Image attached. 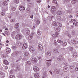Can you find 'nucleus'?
<instances>
[{"label":"nucleus","instance_id":"1","mask_svg":"<svg viewBox=\"0 0 78 78\" xmlns=\"http://www.w3.org/2000/svg\"><path fill=\"white\" fill-rule=\"evenodd\" d=\"M56 11V7L54 6H52L51 10V12L52 14H55V12Z\"/></svg>","mask_w":78,"mask_h":78},{"label":"nucleus","instance_id":"2","mask_svg":"<svg viewBox=\"0 0 78 78\" xmlns=\"http://www.w3.org/2000/svg\"><path fill=\"white\" fill-rule=\"evenodd\" d=\"M22 34H18L15 37V39H18L19 40V39H22Z\"/></svg>","mask_w":78,"mask_h":78},{"label":"nucleus","instance_id":"3","mask_svg":"<svg viewBox=\"0 0 78 78\" xmlns=\"http://www.w3.org/2000/svg\"><path fill=\"white\" fill-rule=\"evenodd\" d=\"M37 59L34 57H32L31 58V61L34 63H36L37 62Z\"/></svg>","mask_w":78,"mask_h":78},{"label":"nucleus","instance_id":"4","mask_svg":"<svg viewBox=\"0 0 78 78\" xmlns=\"http://www.w3.org/2000/svg\"><path fill=\"white\" fill-rule=\"evenodd\" d=\"M29 49L30 51L31 52V53H34V52L35 50L34 48L32 46H30L29 47Z\"/></svg>","mask_w":78,"mask_h":78},{"label":"nucleus","instance_id":"5","mask_svg":"<svg viewBox=\"0 0 78 78\" xmlns=\"http://www.w3.org/2000/svg\"><path fill=\"white\" fill-rule=\"evenodd\" d=\"M19 9L21 11H25V7L24 6H20L19 7Z\"/></svg>","mask_w":78,"mask_h":78},{"label":"nucleus","instance_id":"6","mask_svg":"<svg viewBox=\"0 0 78 78\" xmlns=\"http://www.w3.org/2000/svg\"><path fill=\"white\" fill-rule=\"evenodd\" d=\"M47 18L48 20H51H51H54V19H55V18L54 17V16H49Z\"/></svg>","mask_w":78,"mask_h":78},{"label":"nucleus","instance_id":"7","mask_svg":"<svg viewBox=\"0 0 78 78\" xmlns=\"http://www.w3.org/2000/svg\"><path fill=\"white\" fill-rule=\"evenodd\" d=\"M18 53H19V52H18V51L14 52L11 55L12 56H14V57L15 56H16Z\"/></svg>","mask_w":78,"mask_h":78},{"label":"nucleus","instance_id":"8","mask_svg":"<svg viewBox=\"0 0 78 78\" xmlns=\"http://www.w3.org/2000/svg\"><path fill=\"white\" fill-rule=\"evenodd\" d=\"M62 59H63V57L61 55H60L57 58V60L58 61H61Z\"/></svg>","mask_w":78,"mask_h":78},{"label":"nucleus","instance_id":"9","mask_svg":"<svg viewBox=\"0 0 78 78\" xmlns=\"http://www.w3.org/2000/svg\"><path fill=\"white\" fill-rule=\"evenodd\" d=\"M34 77L35 78H40V76L39 75V74L37 73H35Z\"/></svg>","mask_w":78,"mask_h":78},{"label":"nucleus","instance_id":"10","mask_svg":"<svg viewBox=\"0 0 78 78\" xmlns=\"http://www.w3.org/2000/svg\"><path fill=\"white\" fill-rule=\"evenodd\" d=\"M33 70L35 72H39V68L36 66H35L34 67Z\"/></svg>","mask_w":78,"mask_h":78},{"label":"nucleus","instance_id":"11","mask_svg":"<svg viewBox=\"0 0 78 78\" xmlns=\"http://www.w3.org/2000/svg\"><path fill=\"white\" fill-rule=\"evenodd\" d=\"M51 60H48V62H47V65L48 66H50L51 65Z\"/></svg>","mask_w":78,"mask_h":78},{"label":"nucleus","instance_id":"12","mask_svg":"<svg viewBox=\"0 0 78 78\" xmlns=\"http://www.w3.org/2000/svg\"><path fill=\"white\" fill-rule=\"evenodd\" d=\"M33 34H34L33 33H32L30 34V36L28 37V39H30V40L32 39H33Z\"/></svg>","mask_w":78,"mask_h":78},{"label":"nucleus","instance_id":"13","mask_svg":"<svg viewBox=\"0 0 78 78\" xmlns=\"http://www.w3.org/2000/svg\"><path fill=\"white\" fill-rule=\"evenodd\" d=\"M54 28L55 31L58 32L59 31V27L55 26L54 27Z\"/></svg>","mask_w":78,"mask_h":78},{"label":"nucleus","instance_id":"14","mask_svg":"<svg viewBox=\"0 0 78 78\" xmlns=\"http://www.w3.org/2000/svg\"><path fill=\"white\" fill-rule=\"evenodd\" d=\"M27 44H24L23 45V49H26L27 48Z\"/></svg>","mask_w":78,"mask_h":78},{"label":"nucleus","instance_id":"15","mask_svg":"<svg viewBox=\"0 0 78 78\" xmlns=\"http://www.w3.org/2000/svg\"><path fill=\"white\" fill-rule=\"evenodd\" d=\"M63 70L64 72H67L69 69L66 66H64L63 67Z\"/></svg>","mask_w":78,"mask_h":78},{"label":"nucleus","instance_id":"16","mask_svg":"<svg viewBox=\"0 0 78 78\" xmlns=\"http://www.w3.org/2000/svg\"><path fill=\"white\" fill-rule=\"evenodd\" d=\"M58 35L59 33H58L55 32V34H53L52 36L54 37H58Z\"/></svg>","mask_w":78,"mask_h":78},{"label":"nucleus","instance_id":"17","mask_svg":"<svg viewBox=\"0 0 78 78\" xmlns=\"http://www.w3.org/2000/svg\"><path fill=\"white\" fill-rule=\"evenodd\" d=\"M3 62L4 64H5V65H9V62L7 60H4L3 61Z\"/></svg>","mask_w":78,"mask_h":78},{"label":"nucleus","instance_id":"18","mask_svg":"<svg viewBox=\"0 0 78 78\" xmlns=\"http://www.w3.org/2000/svg\"><path fill=\"white\" fill-rule=\"evenodd\" d=\"M38 48L39 49H40V50H42V49L43 48V47H42V46L41 44H39L38 45Z\"/></svg>","mask_w":78,"mask_h":78},{"label":"nucleus","instance_id":"19","mask_svg":"<svg viewBox=\"0 0 78 78\" xmlns=\"http://www.w3.org/2000/svg\"><path fill=\"white\" fill-rule=\"evenodd\" d=\"M46 54L48 56H50L51 55V51H48L47 52Z\"/></svg>","mask_w":78,"mask_h":78},{"label":"nucleus","instance_id":"20","mask_svg":"<svg viewBox=\"0 0 78 78\" xmlns=\"http://www.w3.org/2000/svg\"><path fill=\"white\" fill-rule=\"evenodd\" d=\"M11 51V49L9 48H7L6 50V53L7 54H9Z\"/></svg>","mask_w":78,"mask_h":78},{"label":"nucleus","instance_id":"21","mask_svg":"<svg viewBox=\"0 0 78 78\" xmlns=\"http://www.w3.org/2000/svg\"><path fill=\"white\" fill-rule=\"evenodd\" d=\"M57 15H61L62 14V11L61 10H59L57 11Z\"/></svg>","mask_w":78,"mask_h":78},{"label":"nucleus","instance_id":"22","mask_svg":"<svg viewBox=\"0 0 78 78\" xmlns=\"http://www.w3.org/2000/svg\"><path fill=\"white\" fill-rule=\"evenodd\" d=\"M58 23H56L55 22H53L52 23V25H54V26H57V27H58Z\"/></svg>","mask_w":78,"mask_h":78},{"label":"nucleus","instance_id":"23","mask_svg":"<svg viewBox=\"0 0 78 78\" xmlns=\"http://www.w3.org/2000/svg\"><path fill=\"white\" fill-rule=\"evenodd\" d=\"M16 69L17 70H20V65H17L16 66Z\"/></svg>","mask_w":78,"mask_h":78},{"label":"nucleus","instance_id":"24","mask_svg":"<svg viewBox=\"0 0 78 78\" xmlns=\"http://www.w3.org/2000/svg\"><path fill=\"white\" fill-rule=\"evenodd\" d=\"M57 19L58 20H62V18H61L60 16H58L57 17Z\"/></svg>","mask_w":78,"mask_h":78},{"label":"nucleus","instance_id":"25","mask_svg":"<svg viewBox=\"0 0 78 78\" xmlns=\"http://www.w3.org/2000/svg\"><path fill=\"white\" fill-rule=\"evenodd\" d=\"M2 5L4 6H7V5H8V3H7V2H6V1H4L2 3Z\"/></svg>","mask_w":78,"mask_h":78},{"label":"nucleus","instance_id":"26","mask_svg":"<svg viewBox=\"0 0 78 78\" xmlns=\"http://www.w3.org/2000/svg\"><path fill=\"white\" fill-rule=\"evenodd\" d=\"M19 23H17L15 25V28H16V29L19 28Z\"/></svg>","mask_w":78,"mask_h":78},{"label":"nucleus","instance_id":"27","mask_svg":"<svg viewBox=\"0 0 78 78\" xmlns=\"http://www.w3.org/2000/svg\"><path fill=\"white\" fill-rule=\"evenodd\" d=\"M71 34L72 35H73V36L75 35L76 34V33H75V31L73 30L71 32Z\"/></svg>","mask_w":78,"mask_h":78},{"label":"nucleus","instance_id":"28","mask_svg":"<svg viewBox=\"0 0 78 78\" xmlns=\"http://www.w3.org/2000/svg\"><path fill=\"white\" fill-rule=\"evenodd\" d=\"M22 58V55H19L18 57V59L19 61H20Z\"/></svg>","mask_w":78,"mask_h":78},{"label":"nucleus","instance_id":"29","mask_svg":"<svg viewBox=\"0 0 78 78\" xmlns=\"http://www.w3.org/2000/svg\"><path fill=\"white\" fill-rule=\"evenodd\" d=\"M37 33L39 36H40L41 35V34H42V31H38L37 32Z\"/></svg>","mask_w":78,"mask_h":78},{"label":"nucleus","instance_id":"30","mask_svg":"<svg viewBox=\"0 0 78 78\" xmlns=\"http://www.w3.org/2000/svg\"><path fill=\"white\" fill-rule=\"evenodd\" d=\"M70 2V0H64V3H69Z\"/></svg>","mask_w":78,"mask_h":78},{"label":"nucleus","instance_id":"31","mask_svg":"<svg viewBox=\"0 0 78 78\" xmlns=\"http://www.w3.org/2000/svg\"><path fill=\"white\" fill-rule=\"evenodd\" d=\"M77 56V54L76 53H74L73 54V57L74 58H76Z\"/></svg>","mask_w":78,"mask_h":78},{"label":"nucleus","instance_id":"32","mask_svg":"<svg viewBox=\"0 0 78 78\" xmlns=\"http://www.w3.org/2000/svg\"><path fill=\"white\" fill-rule=\"evenodd\" d=\"M58 42V43H60V44H62V43H63V41L61 40H60L59 39H58L57 41Z\"/></svg>","mask_w":78,"mask_h":78},{"label":"nucleus","instance_id":"33","mask_svg":"<svg viewBox=\"0 0 78 78\" xmlns=\"http://www.w3.org/2000/svg\"><path fill=\"white\" fill-rule=\"evenodd\" d=\"M7 56V55L6 54H4L2 55V58H5Z\"/></svg>","mask_w":78,"mask_h":78},{"label":"nucleus","instance_id":"34","mask_svg":"<svg viewBox=\"0 0 78 78\" xmlns=\"http://www.w3.org/2000/svg\"><path fill=\"white\" fill-rule=\"evenodd\" d=\"M26 11L27 12H30V8H28L27 9Z\"/></svg>","mask_w":78,"mask_h":78},{"label":"nucleus","instance_id":"35","mask_svg":"<svg viewBox=\"0 0 78 78\" xmlns=\"http://www.w3.org/2000/svg\"><path fill=\"white\" fill-rule=\"evenodd\" d=\"M76 2H77V1L76 0H73V1H72L71 3L73 4H75V3H76Z\"/></svg>","mask_w":78,"mask_h":78},{"label":"nucleus","instance_id":"36","mask_svg":"<svg viewBox=\"0 0 78 78\" xmlns=\"http://www.w3.org/2000/svg\"><path fill=\"white\" fill-rule=\"evenodd\" d=\"M14 2L15 3H16L17 4L19 3V0H14Z\"/></svg>","mask_w":78,"mask_h":78},{"label":"nucleus","instance_id":"37","mask_svg":"<svg viewBox=\"0 0 78 78\" xmlns=\"http://www.w3.org/2000/svg\"><path fill=\"white\" fill-rule=\"evenodd\" d=\"M54 52H55V53H58V49H55L54 50Z\"/></svg>","mask_w":78,"mask_h":78},{"label":"nucleus","instance_id":"38","mask_svg":"<svg viewBox=\"0 0 78 78\" xmlns=\"http://www.w3.org/2000/svg\"><path fill=\"white\" fill-rule=\"evenodd\" d=\"M16 48H17V47L16 46H12V49H13L14 50H15V49H16Z\"/></svg>","mask_w":78,"mask_h":78},{"label":"nucleus","instance_id":"39","mask_svg":"<svg viewBox=\"0 0 78 78\" xmlns=\"http://www.w3.org/2000/svg\"><path fill=\"white\" fill-rule=\"evenodd\" d=\"M26 33L27 35H29L30 34V31L29 30H27L26 31Z\"/></svg>","mask_w":78,"mask_h":78},{"label":"nucleus","instance_id":"40","mask_svg":"<svg viewBox=\"0 0 78 78\" xmlns=\"http://www.w3.org/2000/svg\"><path fill=\"white\" fill-rule=\"evenodd\" d=\"M71 21L73 23H75V22H76V20H75L74 19L71 20Z\"/></svg>","mask_w":78,"mask_h":78},{"label":"nucleus","instance_id":"41","mask_svg":"<svg viewBox=\"0 0 78 78\" xmlns=\"http://www.w3.org/2000/svg\"><path fill=\"white\" fill-rule=\"evenodd\" d=\"M57 24V27H62V24L61 23H59Z\"/></svg>","mask_w":78,"mask_h":78},{"label":"nucleus","instance_id":"42","mask_svg":"<svg viewBox=\"0 0 78 78\" xmlns=\"http://www.w3.org/2000/svg\"><path fill=\"white\" fill-rule=\"evenodd\" d=\"M39 23H40V21H39L37 20L36 21V24H37V25H39Z\"/></svg>","mask_w":78,"mask_h":78},{"label":"nucleus","instance_id":"43","mask_svg":"<svg viewBox=\"0 0 78 78\" xmlns=\"http://www.w3.org/2000/svg\"><path fill=\"white\" fill-rule=\"evenodd\" d=\"M1 16H4L5 15V13L4 12H1Z\"/></svg>","mask_w":78,"mask_h":78},{"label":"nucleus","instance_id":"44","mask_svg":"<svg viewBox=\"0 0 78 78\" xmlns=\"http://www.w3.org/2000/svg\"><path fill=\"white\" fill-rule=\"evenodd\" d=\"M34 5V4L33 3H30L29 4V5L30 6V7H32Z\"/></svg>","mask_w":78,"mask_h":78},{"label":"nucleus","instance_id":"45","mask_svg":"<svg viewBox=\"0 0 78 78\" xmlns=\"http://www.w3.org/2000/svg\"><path fill=\"white\" fill-rule=\"evenodd\" d=\"M17 45L18 46H20V45H21V43L19 42H17Z\"/></svg>","mask_w":78,"mask_h":78},{"label":"nucleus","instance_id":"46","mask_svg":"<svg viewBox=\"0 0 78 78\" xmlns=\"http://www.w3.org/2000/svg\"><path fill=\"white\" fill-rule=\"evenodd\" d=\"M15 78V77L14 75H11L9 77V78Z\"/></svg>","mask_w":78,"mask_h":78},{"label":"nucleus","instance_id":"47","mask_svg":"<svg viewBox=\"0 0 78 78\" xmlns=\"http://www.w3.org/2000/svg\"><path fill=\"white\" fill-rule=\"evenodd\" d=\"M62 45L63 46H66L67 45V43L66 42H65L62 44Z\"/></svg>","mask_w":78,"mask_h":78},{"label":"nucleus","instance_id":"48","mask_svg":"<svg viewBox=\"0 0 78 78\" xmlns=\"http://www.w3.org/2000/svg\"><path fill=\"white\" fill-rule=\"evenodd\" d=\"M54 45H55V46H56V45H57V42L55 40L54 41Z\"/></svg>","mask_w":78,"mask_h":78},{"label":"nucleus","instance_id":"49","mask_svg":"<svg viewBox=\"0 0 78 78\" xmlns=\"http://www.w3.org/2000/svg\"><path fill=\"white\" fill-rule=\"evenodd\" d=\"M15 33H16V32L15 31H13L12 32V36H14L15 35Z\"/></svg>","mask_w":78,"mask_h":78},{"label":"nucleus","instance_id":"50","mask_svg":"<svg viewBox=\"0 0 78 78\" xmlns=\"http://www.w3.org/2000/svg\"><path fill=\"white\" fill-rule=\"evenodd\" d=\"M23 16H20L19 17L20 19H23Z\"/></svg>","mask_w":78,"mask_h":78},{"label":"nucleus","instance_id":"51","mask_svg":"<svg viewBox=\"0 0 78 78\" xmlns=\"http://www.w3.org/2000/svg\"><path fill=\"white\" fill-rule=\"evenodd\" d=\"M76 17H78V11L76 12Z\"/></svg>","mask_w":78,"mask_h":78},{"label":"nucleus","instance_id":"52","mask_svg":"<svg viewBox=\"0 0 78 78\" xmlns=\"http://www.w3.org/2000/svg\"><path fill=\"white\" fill-rule=\"evenodd\" d=\"M16 8L15 7H12V11H15L16 10Z\"/></svg>","mask_w":78,"mask_h":78},{"label":"nucleus","instance_id":"53","mask_svg":"<svg viewBox=\"0 0 78 78\" xmlns=\"http://www.w3.org/2000/svg\"><path fill=\"white\" fill-rule=\"evenodd\" d=\"M52 2L53 3H57V1H55V0H53V1H52Z\"/></svg>","mask_w":78,"mask_h":78},{"label":"nucleus","instance_id":"54","mask_svg":"<svg viewBox=\"0 0 78 78\" xmlns=\"http://www.w3.org/2000/svg\"><path fill=\"white\" fill-rule=\"evenodd\" d=\"M37 2L38 3H39L41 2V0H37Z\"/></svg>","mask_w":78,"mask_h":78},{"label":"nucleus","instance_id":"55","mask_svg":"<svg viewBox=\"0 0 78 78\" xmlns=\"http://www.w3.org/2000/svg\"><path fill=\"white\" fill-rule=\"evenodd\" d=\"M8 32H9V31L8 30L5 31V33L6 35H8Z\"/></svg>","mask_w":78,"mask_h":78},{"label":"nucleus","instance_id":"56","mask_svg":"<svg viewBox=\"0 0 78 78\" xmlns=\"http://www.w3.org/2000/svg\"><path fill=\"white\" fill-rule=\"evenodd\" d=\"M67 12H68V13H70L72 12V10H67Z\"/></svg>","mask_w":78,"mask_h":78},{"label":"nucleus","instance_id":"57","mask_svg":"<svg viewBox=\"0 0 78 78\" xmlns=\"http://www.w3.org/2000/svg\"><path fill=\"white\" fill-rule=\"evenodd\" d=\"M75 67V66H70V69H73Z\"/></svg>","mask_w":78,"mask_h":78},{"label":"nucleus","instance_id":"58","mask_svg":"<svg viewBox=\"0 0 78 78\" xmlns=\"http://www.w3.org/2000/svg\"><path fill=\"white\" fill-rule=\"evenodd\" d=\"M63 64L65 66H67V63L66 62H63Z\"/></svg>","mask_w":78,"mask_h":78},{"label":"nucleus","instance_id":"59","mask_svg":"<svg viewBox=\"0 0 78 78\" xmlns=\"http://www.w3.org/2000/svg\"><path fill=\"white\" fill-rule=\"evenodd\" d=\"M28 52H26L25 53V56H28Z\"/></svg>","mask_w":78,"mask_h":78},{"label":"nucleus","instance_id":"60","mask_svg":"<svg viewBox=\"0 0 78 78\" xmlns=\"http://www.w3.org/2000/svg\"><path fill=\"white\" fill-rule=\"evenodd\" d=\"M75 26L76 27H78V22H76L75 24Z\"/></svg>","mask_w":78,"mask_h":78},{"label":"nucleus","instance_id":"61","mask_svg":"<svg viewBox=\"0 0 78 78\" xmlns=\"http://www.w3.org/2000/svg\"><path fill=\"white\" fill-rule=\"evenodd\" d=\"M70 50L71 51H73V47H72L71 48H70Z\"/></svg>","mask_w":78,"mask_h":78},{"label":"nucleus","instance_id":"62","mask_svg":"<svg viewBox=\"0 0 78 78\" xmlns=\"http://www.w3.org/2000/svg\"><path fill=\"white\" fill-rule=\"evenodd\" d=\"M67 36L69 37H71V35H70V34H67Z\"/></svg>","mask_w":78,"mask_h":78},{"label":"nucleus","instance_id":"63","mask_svg":"<svg viewBox=\"0 0 78 78\" xmlns=\"http://www.w3.org/2000/svg\"><path fill=\"white\" fill-rule=\"evenodd\" d=\"M20 31V30H19V29H18L16 30V32L17 33H19V32Z\"/></svg>","mask_w":78,"mask_h":78},{"label":"nucleus","instance_id":"64","mask_svg":"<svg viewBox=\"0 0 78 78\" xmlns=\"http://www.w3.org/2000/svg\"><path fill=\"white\" fill-rule=\"evenodd\" d=\"M75 70H76V71H78V67H76L75 69Z\"/></svg>","mask_w":78,"mask_h":78}]
</instances>
